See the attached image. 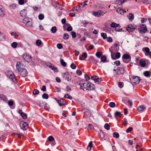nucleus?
Masks as SVG:
<instances>
[{
    "label": "nucleus",
    "mask_w": 151,
    "mask_h": 151,
    "mask_svg": "<svg viewBox=\"0 0 151 151\" xmlns=\"http://www.w3.org/2000/svg\"><path fill=\"white\" fill-rule=\"evenodd\" d=\"M131 83L134 85L138 84L139 83V81L141 80L139 79V77L135 76H133L130 79Z\"/></svg>",
    "instance_id": "f257e3e1"
},
{
    "label": "nucleus",
    "mask_w": 151,
    "mask_h": 151,
    "mask_svg": "<svg viewBox=\"0 0 151 151\" xmlns=\"http://www.w3.org/2000/svg\"><path fill=\"white\" fill-rule=\"evenodd\" d=\"M23 22L28 27H31L32 25V20L30 18H24L23 20Z\"/></svg>",
    "instance_id": "f03ea898"
},
{
    "label": "nucleus",
    "mask_w": 151,
    "mask_h": 151,
    "mask_svg": "<svg viewBox=\"0 0 151 151\" xmlns=\"http://www.w3.org/2000/svg\"><path fill=\"white\" fill-rule=\"evenodd\" d=\"M125 67H118L117 69H114L113 70L115 72L116 74H123L125 70Z\"/></svg>",
    "instance_id": "7ed1b4c3"
},
{
    "label": "nucleus",
    "mask_w": 151,
    "mask_h": 151,
    "mask_svg": "<svg viewBox=\"0 0 151 151\" xmlns=\"http://www.w3.org/2000/svg\"><path fill=\"white\" fill-rule=\"evenodd\" d=\"M7 75L15 83L17 82L15 76L12 71H9Z\"/></svg>",
    "instance_id": "20e7f679"
},
{
    "label": "nucleus",
    "mask_w": 151,
    "mask_h": 151,
    "mask_svg": "<svg viewBox=\"0 0 151 151\" xmlns=\"http://www.w3.org/2000/svg\"><path fill=\"white\" fill-rule=\"evenodd\" d=\"M105 13L101 10H98L97 12H93V14L95 16L99 17L103 16Z\"/></svg>",
    "instance_id": "39448f33"
},
{
    "label": "nucleus",
    "mask_w": 151,
    "mask_h": 151,
    "mask_svg": "<svg viewBox=\"0 0 151 151\" xmlns=\"http://www.w3.org/2000/svg\"><path fill=\"white\" fill-rule=\"evenodd\" d=\"M16 69L18 71L22 70V69H24V64L21 62L20 61L17 62V63L16 65Z\"/></svg>",
    "instance_id": "423d86ee"
},
{
    "label": "nucleus",
    "mask_w": 151,
    "mask_h": 151,
    "mask_svg": "<svg viewBox=\"0 0 151 151\" xmlns=\"http://www.w3.org/2000/svg\"><path fill=\"white\" fill-rule=\"evenodd\" d=\"M20 126L21 129L25 130L28 128V124L26 122L22 121L20 123Z\"/></svg>",
    "instance_id": "0eeeda50"
},
{
    "label": "nucleus",
    "mask_w": 151,
    "mask_h": 151,
    "mask_svg": "<svg viewBox=\"0 0 151 151\" xmlns=\"http://www.w3.org/2000/svg\"><path fill=\"white\" fill-rule=\"evenodd\" d=\"M130 56L129 55L125 54L122 57V59L124 62L127 63L129 62L130 60L127 61V60L129 58L130 59Z\"/></svg>",
    "instance_id": "6e6552de"
},
{
    "label": "nucleus",
    "mask_w": 151,
    "mask_h": 151,
    "mask_svg": "<svg viewBox=\"0 0 151 151\" xmlns=\"http://www.w3.org/2000/svg\"><path fill=\"white\" fill-rule=\"evenodd\" d=\"M139 31L141 33H145L146 31H147L146 26L144 24H142L140 26Z\"/></svg>",
    "instance_id": "1a4fd4ad"
},
{
    "label": "nucleus",
    "mask_w": 151,
    "mask_h": 151,
    "mask_svg": "<svg viewBox=\"0 0 151 151\" xmlns=\"http://www.w3.org/2000/svg\"><path fill=\"white\" fill-rule=\"evenodd\" d=\"M23 58L26 61L28 62L32 60L31 57L27 53H24L23 55Z\"/></svg>",
    "instance_id": "9d476101"
},
{
    "label": "nucleus",
    "mask_w": 151,
    "mask_h": 151,
    "mask_svg": "<svg viewBox=\"0 0 151 151\" xmlns=\"http://www.w3.org/2000/svg\"><path fill=\"white\" fill-rule=\"evenodd\" d=\"M22 70H20L18 71L19 74L22 77H25L27 76V72L25 69H22Z\"/></svg>",
    "instance_id": "9b49d317"
},
{
    "label": "nucleus",
    "mask_w": 151,
    "mask_h": 151,
    "mask_svg": "<svg viewBox=\"0 0 151 151\" xmlns=\"http://www.w3.org/2000/svg\"><path fill=\"white\" fill-rule=\"evenodd\" d=\"M63 78L64 80L68 81H69L71 80V76L68 72H66L64 74L63 76Z\"/></svg>",
    "instance_id": "f8f14e48"
},
{
    "label": "nucleus",
    "mask_w": 151,
    "mask_h": 151,
    "mask_svg": "<svg viewBox=\"0 0 151 151\" xmlns=\"http://www.w3.org/2000/svg\"><path fill=\"white\" fill-rule=\"evenodd\" d=\"M135 29V28L131 24L128 25L127 27V30L129 32H133Z\"/></svg>",
    "instance_id": "ddd939ff"
},
{
    "label": "nucleus",
    "mask_w": 151,
    "mask_h": 151,
    "mask_svg": "<svg viewBox=\"0 0 151 151\" xmlns=\"http://www.w3.org/2000/svg\"><path fill=\"white\" fill-rule=\"evenodd\" d=\"M95 86L94 85L91 83L88 82L87 90H92L94 89Z\"/></svg>",
    "instance_id": "4468645a"
},
{
    "label": "nucleus",
    "mask_w": 151,
    "mask_h": 151,
    "mask_svg": "<svg viewBox=\"0 0 151 151\" xmlns=\"http://www.w3.org/2000/svg\"><path fill=\"white\" fill-rule=\"evenodd\" d=\"M88 82L87 81H85V82L83 83H80L79 84L80 85V88H82L83 90L84 89L83 88H84L87 90V87L88 86Z\"/></svg>",
    "instance_id": "2eb2a0df"
},
{
    "label": "nucleus",
    "mask_w": 151,
    "mask_h": 151,
    "mask_svg": "<svg viewBox=\"0 0 151 151\" xmlns=\"http://www.w3.org/2000/svg\"><path fill=\"white\" fill-rule=\"evenodd\" d=\"M88 61H90L93 64H96L97 63V60L95 59L94 57L92 56H91L89 57Z\"/></svg>",
    "instance_id": "dca6fc26"
},
{
    "label": "nucleus",
    "mask_w": 151,
    "mask_h": 151,
    "mask_svg": "<svg viewBox=\"0 0 151 151\" xmlns=\"http://www.w3.org/2000/svg\"><path fill=\"white\" fill-rule=\"evenodd\" d=\"M91 79L94 80V82L96 83H99L101 81L100 79L98 77L96 76H92L91 77Z\"/></svg>",
    "instance_id": "f3484780"
},
{
    "label": "nucleus",
    "mask_w": 151,
    "mask_h": 151,
    "mask_svg": "<svg viewBox=\"0 0 151 151\" xmlns=\"http://www.w3.org/2000/svg\"><path fill=\"white\" fill-rule=\"evenodd\" d=\"M5 14V12L2 6H0V16L3 17Z\"/></svg>",
    "instance_id": "a211bd4d"
},
{
    "label": "nucleus",
    "mask_w": 151,
    "mask_h": 151,
    "mask_svg": "<svg viewBox=\"0 0 151 151\" xmlns=\"http://www.w3.org/2000/svg\"><path fill=\"white\" fill-rule=\"evenodd\" d=\"M27 11L25 9H23L20 12V15L22 17L26 16L27 15Z\"/></svg>",
    "instance_id": "6ab92c4d"
},
{
    "label": "nucleus",
    "mask_w": 151,
    "mask_h": 151,
    "mask_svg": "<svg viewBox=\"0 0 151 151\" xmlns=\"http://www.w3.org/2000/svg\"><path fill=\"white\" fill-rule=\"evenodd\" d=\"M111 48H109V51L111 53V58L114 60H116L115 56V54L113 52V51L112 49H111Z\"/></svg>",
    "instance_id": "aec40b11"
},
{
    "label": "nucleus",
    "mask_w": 151,
    "mask_h": 151,
    "mask_svg": "<svg viewBox=\"0 0 151 151\" xmlns=\"http://www.w3.org/2000/svg\"><path fill=\"white\" fill-rule=\"evenodd\" d=\"M0 98L5 102H6L8 100L7 97L3 94H0Z\"/></svg>",
    "instance_id": "412c9836"
},
{
    "label": "nucleus",
    "mask_w": 151,
    "mask_h": 151,
    "mask_svg": "<svg viewBox=\"0 0 151 151\" xmlns=\"http://www.w3.org/2000/svg\"><path fill=\"white\" fill-rule=\"evenodd\" d=\"M116 12L119 14H122L124 12V11L122 8H118L116 9Z\"/></svg>",
    "instance_id": "4be33fe9"
},
{
    "label": "nucleus",
    "mask_w": 151,
    "mask_h": 151,
    "mask_svg": "<svg viewBox=\"0 0 151 151\" xmlns=\"http://www.w3.org/2000/svg\"><path fill=\"white\" fill-rule=\"evenodd\" d=\"M11 34L12 36H13L14 38H16L20 35V34L19 32H12Z\"/></svg>",
    "instance_id": "5701e85b"
},
{
    "label": "nucleus",
    "mask_w": 151,
    "mask_h": 151,
    "mask_svg": "<svg viewBox=\"0 0 151 151\" xmlns=\"http://www.w3.org/2000/svg\"><path fill=\"white\" fill-rule=\"evenodd\" d=\"M145 108V107L144 105H141L138 107L137 110L138 111H141L143 110Z\"/></svg>",
    "instance_id": "b1692460"
},
{
    "label": "nucleus",
    "mask_w": 151,
    "mask_h": 151,
    "mask_svg": "<svg viewBox=\"0 0 151 151\" xmlns=\"http://www.w3.org/2000/svg\"><path fill=\"white\" fill-rule=\"evenodd\" d=\"M139 63L140 65L142 67H145L146 65L145 61L143 60H140Z\"/></svg>",
    "instance_id": "393cba45"
},
{
    "label": "nucleus",
    "mask_w": 151,
    "mask_h": 151,
    "mask_svg": "<svg viewBox=\"0 0 151 151\" xmlns=\"http://www.w3.org/2000/svg\"><path fill=\"white\" fill-rule=\"evenodd\" d=\"M88 1H84L83 3H82L80 4V7L82 6V8H83L86 7V5H88Z\"/></svg>",
    "instance_id": "a878e982"
},
{
    "label": "nucleus",
    "mask_w": 151,
    "mask_h": 151,
    "mask_svg": "<svg viewBox=\"0 0 151 151\" xmlns=\"http://www.w3.org/2000/svg\"><path fill=\"white\" fill-rule=\"evenodd\" d=\"M64 103V100L63 99H61L60 100H58V103L59 104L60 106H61L62 105H64V104H63Z\"/></svg>",
    "instance_id": "bb28decb"
},
{
    "label": "nucleus",
    "mask_w": 151,
    "mask_h": 151,
    "mask_svg": "<svg viewBox=\"0 0 151 151\" xmlns=\"http://www.w3.org/2000/svg\"><path fill=\"white\" fill-rule=\"evenodd\" d=\"M119 24H116L115 22H112L110 24L111 27L113 28H116L119 27Z\"/></svg>",
    "instance_id": "cd10ccee"
},
{
    "label": "nucleus",
    "mask_w": 151,
    "mask_h": 151,
    "mask_svg": "<svg viewBox=\"0 0 151 151\" xmlns=\"http://www.w3.org/2000/svg\"><path fill=\"white\" fill-rule=\"evenodd\" d=\"M93 146V142L91 141L89 143L87 147V149L88 150H91V147Z\"/></svg>",
    "instance_id": "c85d7f7f"
},
{
    "label": "nucleus",
    "mask_w": 151,
    "mask_h": 151,
    "mask_svg": "<svg viewBox=\"0 0 151 151\" xmlns=\"http://www.w3.org/2000/svg\"><path fill=\"white\" fill-rule=\"evenodd\" d=\"M60 61L62 65L64 67H65L66 65V63L64 61V60L61 59H60Z\"/></svg>",
    "instance_id": "c756f323"
},
{
    "label": "nucleus",
    "mask_w": 151,
    "mask_h": 151,
    "mask_svg": "<svg viewBox=\"0 0 151 151\" xmlns=\"http://www.w3.org/2000/svg\"><path fill=\"white\" fill-rule=\"evenodd\" d=\"M104 29L106 32L110 31V28L106 25L104 27Z\"/></svg>",
    "instance_id": "7c9ffc66"
},
{
    "label": "nucleus",
    "mask_w": 151,
    "mask_h": 151,
    "mask_svg": "<svg viewBox=\"0 0 151 151\" xmlns=\"http://www.w3.org/2000/svg\"><path fill=\"white\" fill-rule=\"evenodd\" d=\"M128 18L129 20L131 21L133 20L134 18V15L132 13H130L128 16Z\"/></svg>",
    "instance_id": "2f4dec72"
},
{
    "label": "nucleus",
    "mask_w": 151,
    "mask_h": 151,
    "mask_svg": "<svg viewBox=\"0 0 151 151\" xmlns=\"http://www.w3.org/2000/svg\"><path fill=\"white\" fill-rule=\"evenodd\" d=\"M121 115V113L119 111H116L114 114V116L115 118L118 116H120Z\"/></svg>",
    "instance_id": "473e14b6"
},
{
    "label": "nucleus",
    "mask_w": 151,
    "mask_h": 151,
    "mask_svg": "<svg viewBox=\"0 0 151 151\" xmlns=\"http://www.w3.org/2000/svg\"><path fill=\"white\" fill-rule=\"evenodd\" d=\"M113 136L115 138H117L119 137V134L117 132H114L113 134Z\"/></svg>",
    "instance_id": "72a5a7b5"
},
{
    "label": "nucleus",
    "mask_w": 151,
    "mask_h": 151,
    "mask_svg": "<svg viewBox=\"0 0 151 151\" xmlns=\"http://www.w3.org/2000/svg\"><path fill=\"white\" fill-rule=\"evenodd\" d=\"M102 53L99 52H97L96 54V56L99 58L102 55Z\"/></svg>",
    "instance_id": "f704fd0d"
},
{
    "label": "nucleus",
    "mask_w": 151,
    "mask_h": 151,
    "mask_svg": "<svg viewBox=\"0 0 151 151\" xmlns=\"http://www.w3.org/2000/svg\"><path fill=\"white\" fill-rule=\"evenodd\" d=\"M5 39L4 36L0 32V40H4Z\"/></svg>",
    "instance_id": "c9c22d12"
},
{
    "label": "nucleus",
    "mask_w": 151,
    "mask_h": 151,
    "mask_svg": "<svg viewBox=\"0 0 151 151\" xmlns=\"http://www.w3.org/2000/svg\"><path fill=\"white\" fill-rule=\"evenodd\" d=\"M69 36L68 33H65L64 34L63 38L65 40H67L69 38Z\"/></svg>",
    "instance_id": "e433bc0d"
},
{
    "label": "nucleus",
    "mask_w": 151,
    "mask_h": 151,
    "mask_svg": "<svg viewBox=\"0 0 151 151\" xmlns=\"http://www.w3.org/2000/svg\"><path fill=\"white\" fill-rule=\"evenodd\" d=\"M50 67L53 70L55 71V72H57L58 71V70L57 69V68L54 66L50 65Z\"/></svg>",
    "instance_id": "4c0bfd02"
},
{
    "label": "nucleus",
    "mask_w": 151,
    "mask_h": 151,
    "mask_svg": "<svg viewBox=\"0 0 151 151\" xmlns=\"http://www.w3.org/2000/svg\"><path fill=\"white\" fill-rule=\"evenodd\" d=\"M142 2L145 4H149L151 3V0H143Z\"/></svg>",
    "instance_id": "58836bf2"
},
{
    "label": "nucleus",
    "mask_w": 151,
    "mask_h": 151,
    "mask_svg": "<svg viewBox=\"0 0 151 151\" xmlns=\"http://www.w3.org/2000/svg\"><path fill=\"white\" fill-rule=\"evenodd\" d=\"M106 56H103L101 57V61L103 62H105L106 61Z\"/></svg>",
    "instance_id": "ea45409f"
},
{
    "label": "nucleus",
    "mask_w": 151,
    "mask_h": 151,
    "mask_svg": "<svg viewBox=\"0 0 151 151\" xmlns=\"http://www.w3.org/2000/svg\"><path fill=\"white\" fill-rule=\"evenodd\" d=\"M36 45L38 46H40L42 44V42L40 40H38L36 42Z\"/></svg>",
    "instance_id": "a19ab883"
},
{
    "label": "nucleus",
    "mask_w": 151,
    "mask_h": 151,
    "mask_svg": "<svg viewBox=\"0 0 151 151\" xmlns=\"http://www.w3.org/2000/svg\"><path fill=\"white\" fill-rule=\"evenodd\" d=\"M17 45V42H14L11 44V46L14 48H16Z\"/></svg>",
    "instance_id": "79ce46f5"
},
{
    "label": "nucleus",
    "mask_w": 151,
    "mask_h": 151,
    "mask_svg": "<svg viewBox=\"0 0 151 151\" xmlns=\"http://www.w3.org/2000/svg\"><path fill=\"white\" fill-rule=\"evenodd\" d=\"M121 56L120 53L119 52L116 53L115 54L116 60L120 58Z\"/></svg>",
    "instance_id": "37998d69"
},
{
    "label": "nucleus",
    "mask_w": 151,
    "mask_h": 151,
    "mask_svg": "<svg viewBox=\"0 0 151 151\" xmlns=\"http://www.w3.org/2000/svg\"><path fill=\"white\" fill-rule=\"evenodd\" d=\"M42 97L43 99H47L48 98V95L46 93H44L42 95Z\"/></svg>",
    "instance_id": "c03bdc74"
},
{
    "label": "nucleus",
    "mask_w": 151,
    "mask_h": 151,
    "mask_svg": "<svg viewBox=\"0 0 151 151\" xmlns=\"http://www.w3.org/2000/svg\"><path fill=\"white\" fill-rule=\"evenodd\" d=\"M101 35L103 37L104 39H106L107 38V35L106 33L102 32L101 33Z\"/></svg>",
    "instance_id": "a18cd8bd"
},
{
    "label": "nucleus",
    "mask_w": 151,
    "mask_h": 151,
    "mask_svg": "<svg viewBox=\"0 0 151 151\" xmlns=\"http://www.w3.org/2000/svg\"><path fill=\"white\" fill-rule=\"evenodd\" d=\"M104 127L107 130H109L110 129V126L109 124L107 123H106L104 125Z\"/></svg>",
    "instance_id": "49530a36"
},
{
    "label": "nucleus",
    "mask_w": 151,
    "mask_h": 151,
    "mask_svg": "<svg viewBox=\"0 0 151 151\" xmlns=\"http://www.w3.org/2000/svg\"><path fill=\"white\" fill-rule=\"evenodd\" d=\"M144 76L147 77L150 76V72L149 71H145L144 72Z\"/></svg>",
    "instance_id": "de8ad7c7"
},
{
    "label": "nucleus",
    "mask_w": 151,
    "mask_h": 151,
    "mask_svg": "<svg viewBox=\"0 0 151 151\" xmlns=\"http://www.w3.org/2000/svg\"><path fill=\"white\" fill-rule=\"evenodd\" d=\"M39 91L37 89H35L33 91V94L34 95H37L39 93Z\"/></svg>",
    "instance_id": "09e8293b"
},
{
    "label": "nucleus",
    "mask_w": 151,
    "mask_h": 151,
    "mask_svg": "<svg viewBox=\"0 0 151 151\" xmlns=\"http://www.w3.org/2000/svg\"><path fill=\"white\" fill-rule=\"evenodd\" d=\"M70 34L72 35V37L73 38H75L76 36V33L74 32H73V31L72 32L70 33Z\"/></svg>",
    "instance_id": "8fccbe9b"
},
{
    "label": "nucleus",
    "mask_w": 151,
    "mask_h": 151,
    "mask_svg": "<svg viewBox=\"0 0 151 151\" xmlns=\"http://www.w3.org/2000/svg\"><path fill=\"white\" fill-rule=\"evenodd\" d=\"M51 31L53 33H55L56 31V28L55 27H52L51 29Z\"/></svg>",
    "instance_id": "3c124183"
},
{
    "label": "nucleus",
    "mask_w": 151,
    "mask_h": 151,
    "mask_svg": "<svg viewBox=\"0 0 151 151\" xmlns=\"http://www.w3.org/2000/svg\"><path fill=\"white\" fill-rule=\"evenodd\" d=\"M64 97L66 98H67L70 99H72V97L71 96L67 93L65 94V95L64 96Z\"/></svg>",
    "instance_id": "603ef678"
},
{
    "label": "nucleus",
    "mask_w": 151,
    "mask_h": 151,
    "mask_svg": "<svg viewBox=\"0 0 151 151\" xmlns=\"http://www.w3.org/2000/svg\"><path fill=\"white\" fill-rule=\"evenodd\" d=\"M127 119L126 118H125L123 119V124L125 126H126L127 125Z\"/></svg>",
    "instance_id": "864d4df0"
},
{
    "label": "nucleus",
    "mask_w": 151,
    "mask_h": 151,
    "mask_svg": "<svg viewBox=\"0 0 151 151\" xmlns=\"http://www.w3.org/2000/svg\"><path fill=\"white\" fill-rule=\"evenodd\" d=\"M115 106V104L114 102H111L109 104V106L112 108L114 107Z\"/></svg>",
    "instance_id": "5fc2aeb1"
},
{
    "label": "nucleus",
    "mask_w": 151,
    "mask_h": 151,
    "mask_svg": "<svg viewBox=\"0 0 151 151\" xmlns=\"http://www.w3.org/2000/svg\"><path fill=\"white\" fill-rule=\"evenodd\" d=\"M99 135L101 138H104V134L103 132L101 131L99 133Z\"/></svg>",
    "instance_id": "6e6d98bb"
},
{
    "label": "nucleus",
    "mask_w": 151,
    "mask_h": 151,
    "mask_svg": "<svg viewBox=\"0 0 151 151\" xmlns=\"http://www.w3.org/2000/svg\"><path fill=\"white\" fill-rule=\"evenodd\" d=\"M75 10L77 12L81 10L80 6L79 5H78L75 8Z\"/></svg>",
    "instance_id": "4d7b16f0"
},
{
    "label": "nucleus",
    "mask_w": 151,
    "mask_h": 151,
    "mask_svg": "<svg viewBox=\"0 0 151 151\" xmlns=\"http://www.w3.org/2000/svg\"><path fill=\"white\" fill-rule=\"evenodd\" d=\"M106 39H107V41L108 42H112V41H113V39L111 37H107V38H106Z\"/></svg>",
    "instance_id": "13d9d810"
},
{
    "label": "nucleus",
    "mask_w": 151,
    "mask_h": 151,
    "mask_svg": "<svg viewBox=\"0 0 151 151\" xmlns=\"http://www.w3.org/2000/svg\"><path fill=\"white\" fill-rule=\"evenodd\" d=\"M70 67L72 69H75L76 68V66L74 63H72L70 65Z\"/></svg>",
    "instance_id": "bf43d9fd"
},
{
    "label": "nucleus",
    "mask_w": 151,
    "mask_h": 151,
    "mask_svg": "<svg viewBox=\"0 0 151 151\" xmlns=\"http://www.w3.org/2000/svg\"><path fill=\"white\" fill-rule=\"evenodd\" d=\"M82 57L84 59H86L87 57V53L86 52L83 53L82 55Z\"/></svg>",
    "instance_id": "052dcab7"
},
{
    "label": "nucleus",
    "mask_w": 151,
    "mask_h": 151,
    "mask_svg": "<svg viewBox=\"0 0 151 151\" xmlns=\"http://www.w3.org/2000/svg\"><path fill=\"white\" fill-rule=\"evenodd\" d=\"M54 140V138L52 136H49L48 138V140L50 142L53 141Z\"/></svg>",
    "instance_id": "680f3d73"
},
{
    "label": "nucleus",
    "mask_w": 151,
    "mask_h": 151,
    "mask_svg": "<svg viewBox=\"0 0 151 151\" xmlns=\"http://www.w3.org/2000/svg\"><path fill=\"white\" fill-rule=\"evenodd\" d=\"M57 47L59 49H61L63 48V46L62 44L59 43L57 44Z\"/></svg>",
    "instance_id": "e2e57ef3"
},
{
    "label": "nucleus",
    "mask_w": 151,
    "mask_h": 151,
    "mask_svg": "<svg viewBox=\"0 0 151 151\" xmlns=\"http://www.w3.org/2000/svg\"><path fill=\"white\" fill-rule=\"evenodd\" d=\"M21 115L24 119H26L27 117L26 114L24 113H23Z\"/></svg>",
    "instance_id": "0e129e2a"
},
{
    "label": "nucleus",
    "mask_w": 151,
    "mask_h": 151,
    "mask_svg": "<svg viewBox=\"0 0 151 151\" xmlns=\"http://www.w3.org/2000/svg\"><path fill=\"white\" fill-rule=\"evenodd\" d=\"M133 129L131 127H129L126 130V132L127 133H128L129 132H131L132 130Z\"/></svg>",
    "instance_id": "69168bd1"
},
{
    "label": "nucleus",
    "mask_w": 151,
    "mask_h": 151,
    "mask_svg": "<svg viewBox=\"0 0 151 151\" xmlns=\"http://www.w3.org/2000/svg\"><path fill=\"white\" fill-rule=\"evenodd\" d=\"M44 16L42 14H40L38 16L39 19L40 20H42L44 18Z\"/></svg>",
    "instance_id": "338daca9"
},
{
    "label": "nucleus",
    "mask_w": 151,
    "mask_h": 151,
    "mask_svg": "<svg viewBox=\"0 0 151 151\" xmlns=\"http://www.w3.org/2000/svg\"><path fill=\"white\" fill-rule=\"evenodd\" d=\"M76 73L78 75L80 76L82 74V73L80 70H78L76 71Z\"/></svg>",
    "instance_id": "774afa93"
}]
</instances>
